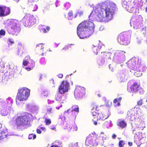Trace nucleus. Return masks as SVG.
Returning <instances> with one entry per match:
<instances>
[{
  "instance_id": "aec40b11",
  "label": "nucleus",
  "mask_w": 147,
  "mask_h": 147,
  "mask_svg": "<svg viewBox=\"0 0 147 147\" xmlns=\"http://www.w3.org/2000/svg\"><path fill=\"white\" fill-rule=\"evenodd\" d=\"M94 118L97 120L100 119L104 120L107 118V116L103 114L100 113L99 114V112L98 113V116H94Z\"/></svg>"
},
{
  "instance_id": "8fccbe9b",
  "label": "nucleus",
  "mask_w": 147,
  "mask_h": 147,
  "mask_svg": "<svg viewBox=\"0 0 147 147\" xmlns=\"http://www.w3.org/2000/svg\"><path fill=\"white\" fill-rule=\"evenodd\" d=\"M36 132L37 133L39 134H40L41 133V131L40 129H37Z\"/></svg>"
},
{
  "instance_id": "603ef678",
  "label": "nucleus",
  "mask_w": 147,
  "mask_h": 147,
  "mask_svg": "<svg viewBox=\"0 0 147 147\" xmlns=\"http://www.w3.org/2000/svg\"><path fill=\"white\" fill-rule=\"evenodd\" d=\"M98 96L99 97H100L102 95L100 93L98 94Z\"/></svg>"
},
{
  "instance_id": "b1692460",
  "label": "nucleus",
  "mask_w": 147,
  "mask_h": 147,
  "mask_svg": "<svg viewBox=\"0 0 147 147\" xmlns=\"http://www.w3.org/2000/svg\"><path fill=\"white\" fill-rule=\"evenodd\" d=\"M101 48V46H94L92 48V51L93 52L95 53L96 55L97 54V53L99 51V50Z\"/></svg>"
},
{
  "instance_id": "cd10ccee",
  "label": "nucleus",
  "mask_w": 147,
  "mask_h": 147,
  "mask_svg": "<svg viewBox=\"0 0 147 147\" xmlns=\"http://www.w3.org/2000/svg\"><path fill=\"white\" fill-rule=\"evenodd\" d=\"M50 27L47 26L46 27V29L44 28H42L41 29V31L45 33L48 32L50 30Z\"/></svg>"
},
{
  "instance_id": "79ce46f5",
  "label": "nucleus",
  "mask_w": 147,
  "mask_h": 147,
  "mask_svg": "<svg viewBox=\"0 0 147 147\" xmlns=\"http://www.w3.org/2000/svg\"><path fill=\"white\" fill-rule=\"evenodd\" d=\"M136 113L135 111H132L131 114H130V116L131 117L134 116H136Z\"/></svg>"
},
{
  "instance_id": "a211bd4d",
  "label": "nucleus",
  "mask_w": 147,
  "mask_h": 147,
  "mask_svg": "<svg viewBox=\"0 0 147 147\" xmlns=\"http://www.w3.org/2000/svg\"><path fill=\"white\" fill-rule=\"evenodd\" d=\"M117 125L120 128L123 129L127 126V123L124 120H120L118 122Z\"/></svg>"
},
{
  "instance_id": "dca6fc26",
  "label": "nucleus",
  "mask_w": 147,
  "mask_h": 147,
  "mask_svg": "<svg viewBox=\"0 0 147 147\" xmlns=\"http://www.w3.org/2000/svg\"><path fill=\"white\" fill-rule=\"evenodd\" d=\"M94 138L90 134L87 137L85 142V144L90 146L94 145Z\"/></svg>"
},
{
  "instance_id": "7c9ffc66",
  "label": "nucleus",
  "mask_w": 147,
  "mask_h": 147,
  "mask_svg": "<svg viewBox=\"0 0 147 147\" xmlns=\"http://www.w3.org/2000/svg\"><path fill=\"white\" fill-rule=\"evenodd\" d=\"M68 147H79L78 142L72 143L70 144Z\"/></svg>"
},
{
  "instance_id": "2f4dec72",
  "label": "nucleus",
  "mask_w": 147,
  "mask_h": 147,
  "mask_svg": "<svg viewBox=\"0 0 147 147\" xmlns=\"http://www.w3.org/2000/svg\"><path fill=\"white\" fill-rule=\"evenodd\" d=\"M125 144L124 141L122 140L119 141V147H123Z\"/></svg>"
},
{
  "instance_id": "4d7b16f0",
  "label": "nucleus",
  "mask_w": 147,
  "mask_h": 147,
  "mask_svg": "<svg viewBox=\"0 0 147 147\" xmlns=\"http://www.w3.org/2000/svg\"><path fill=\"white\" fill-rule=\"evenodd\" d=\"M145 11L147 12V7L146 8Z\"/></svg>"
},
{
  "instance_id": "ddd939ff",
  "label": "nucleus",
  "mask_w": 147,
  "mask_h": 147,
  "mask_svg": "<svg viewBox=\"0 0 147 147\" xmlns=\"http://www.w3.org/2000/svg\"><path fill=\"white\" fill-rule=\"evenodd\" d=\"M101 106H99L96 103H92L90 105V107L93 116H98L99 111L101 110Z\"/></svg>"
},
{
  "instance_id": "4468645a",
  "label": "nucleus",
  "mask_w": 147,
  "mask_h": 147,
  "mask_svg": "<svg viewBox=\"0 0 147 147\" xmlns=\"http://www.w3.org/2000/svg\"><path fill=\"white\" fill-rule=\"evenodd\" d=\"M94 10L95 13L97 14V20L100 21H106L105 16H104L103 12L100 8H96Z\"/></svg>"
},
{
  "instance_id": "ea45409f",
  "label": "nucleus",
  "mask_w": 147,
  "mask_h": 147,
  "mask_svg": "<svg viewBox=\"0 0 147 147\" xmlns=\"http://www.w3.org/2000/svg\"><path fill=\"white\" fill-rule=\"evenodd\" d=\"M29 63V62L26 61V60H24L23 62V65L24 66H26L28 63Z\"/></svg>"
},
{
  "instance_id": "a878e982",
  "label": "nucleus",
  "mask_w": 147,
  "mask_h": 147,
  "mask_svg": "<svg viewBox=\"0 0 147 147\" xmlns=\"http://www.w3.org/2000/svg\"><path fill=\"white\" fill-rule=\"evenodd\" d=\"M131 5L129 6L128 8H126L125 9L129 12L132 13L134 11L135 8L134 7H131Z\"/></svg>"
},
{
  "instance_id": "2eb2a0df",
  "label": "nucleus",
  "mask_w": 147,
  "mask_h": 147,
  "mask_svg": "<svg viewBox=\"0 0 147 147\" xmlns=\"http://www.w3.org/2000/svg\"><path fill=\"white\" fill-rule=\"evenodd\" d=\"M140 86L139 84L134 82L130 87H127V91L129 92H136L140 90Z\"/></svg>"
},
{
  "instance_id": "473e14b6",
  "label": "nucleus",
  "mask_w": 147,
  "mask_h": 147,
  "mask_svg": "<svg viewBox=\"0 0 147 147\" xmlns=\"http://www.w3.org/2000/svg\"><path fill=\"white\" fill-rule=\"evenodd\" d=\"M60 102H58V101L56 102L55 103L56 104V108L59 109V108L62 106V105H61Z\"/></svg>"
},
{
  "instance_id": "72a5a7b5",
  "label": "nucleus",
  "mask_w": 147,
  "mask_h": 147,
  "mask_svg": "<svg viewBox=\"0 0 147 147\" xmlns=\"http://www.w3.org/2000/svg\"><path fill=\"white\" fill-rule=\"evenodd\" d=\"M45 122L46 125H47L50 124L51 123V121L50 119L47 118L45 119Z\"/></svg>"
},
{
  "instance_id": "de8ad7c7",
  "label": "nucleus",
  "mask_w": 147,
  "mask_h": 147,
  "mask_svg": "<svg viewBox=\"0 0 147 147\" xmlns=\"http://www.w3.org/2000/svg\"><path fill=\"white\" fill-rule=\"evenodd\" d=\"M116 136L114 134H113L112 136V138L113 139H115L116 138Z\"/></svg>"
},
{
  "instance_id": "f3484780",
  "label": "nucleus",
  "mask_w": 147,
  "mask_h": 147,
  "mask_svg": "<svg viewBox=\"0 0 147 147\" xmlns=\"http://www.w3.org/2000/svg\"><path fill=\"white\" fill-rule=\"evenodd\" d=\"M79 110L78 107L77 106L76 107L73 108L71 110H70V109L67 110V112L69 113L68 114H69V115L75 116L76 113H78L79 112Z\"/></svg>"
},
{
  "instance_id": "3c124183",
  "label": "nucleus",
  "mask_w": 147,
  "mask_h": 147,
  "mask_svg": "<svg viewBox=\"0 0 147 147\" xmlns=\"http://www.w3.org/2000/svg\"><path fill=\"white\" fill-rule=\"evenodd\" d=\"M128 144L130 146H131L133 145V143L131 142H128Z\"/></svg>"
},
{
  "instance_id": "7ed1b4c3",
  "label": "nucleus",
  "mask_w": 147,
  "mask_h": 147,
  "mask_svg": "<svg viewBox=\"0 0 147 147\" xmlns=\"http://www.w3.org/2000/svg\"><path fill=\"white\" fill-rule=\"evenodd\" d=\"M128 67L131 69L136 71L134 74L137 76H140L142 68L144 67L141 63V61L138 59L134 58L130 60L127 62Z\"/></svg>"
},
{
  "instance_id": "9b49d317",
  "label": "nucleus",
  "mask_w": 147,
  "mask_h": 147,
  "mask_svg": "<svg viewBox=\"0 0 147 147\" xmlns=\"http://www.w3.org/2000/svg\"><path fill=\"white\" fill-rule=\"evenodd\" d=\"M11 13L10 7L0 5V17H4L9 15Z\"/></svg>"
},
{
  "instance_id": "37998d69",
  "label": "nucleus",
  "mask_w": 147,
  "mask_h": 147,
  "mask_svg": "<svg viewBox=\"0 0 147 147\" xmlns=\"http://www.w3.org/2000/svg\"><path fill=\"white\" fill-rule=\"evenodd\" d=\"M8 41L11 44H13L14 43V42L13 40H12L11 39L9 38L8 40Z\"/></svg>"
},
{
  "instance_id": "c9c22d12",
  "label": "nucleus",
  "mask_w": 147,
  "mask_h": 147,
  "mask_svg": "<svg viewBox=\"0 0 147 147\" xmlns=\"http://www.w3.org/2000/svg\"><path fill=\"white\" fill-rule=\"evenodd\" d=\"M143 103V99H140L137 101V105L139 106H140L142 105Z\"/></svg>"
},
{
  "instance_id": "f704fd0d",
  "label": "nucleus",
  "mask_w": 147,
  "mask_h": 147,
  "mask_svg": "<svg viewBox=\"0 0 147 147\" xmlns=\"http://www.w3.org/2000/svg\"><path fill=\"white\" fill-rule=\"evenodd\" d=\"M48 108L47 109V112L48 114L52 113L53 112V110L51 107H50L49 106L48 107Z\"/></svg>"
},
{
  "instance_id": "4be33fe9",
  "label": "nucleus",
  "mask_w": 147,
  "mask_h": 147,
  "mask_svg": "<svg viewBox=\"0 0 147 147\" xmlns=\"http://www.w3.org/2000/svg\"><path fill=\"white\" fill-rule=\"evenodd\" d=\"M124 55L122 51H117L115 53L114 57L115 58L117 59L123 57Z\"/></svg>"
},
{
  "instance_id": "c756f323",
  "label": "nucleus",
  "mask_w": 147,
  "mask_h": 147,
  "mask_svg": "<svg viewBox=\"0 0 147 147\" xmlns=\"http://www.w3.org/2000/svg\"><path fill=\"white\" fill-rule=\"evenodd\" d=\"M77 129V126L75 124H74L72 125L70 128V130L72 131H76Z\"/></svg>"
},
{
  "instance_id": "864d4df0",
  "label": "nucleus",
  "mask_w": 147,
  "mask_h": 147,
  "mask_svg": "<svg viewBox=\"0 0 147 147\" xmlns=\"http://www.w3.org/2000/svg\"><path fill=\"white\" fill-rule=\"evenodd\" d=\"M94 123L95 125H97V122L95 121L94 122Z\"/></svg>"
},
{
  "instance_id": "13d9d810",
  "label": "nucleus",
  "mask_w": 147,
  "mask_h": 147,
  "mask_svg": "<svg viewBox=\"0 0 147 147\" xmlns=\"http://www.w3.org/2000/svg\"><path fill=\"white\" fill-rule=\"evenodd\" d=\"M137 147H140V145H138L137 146Z\"/></svg>"
},
{
  "instance_id": "a19ab883",
  "label": "nucleus",
  "mask_w": 147,
  "mask_h": 147,
  "mask_svg": "<svg viewBox=\"0 0 147 147\" xmlns=\"http://www.w3.org/2000/svg\"><path fill=\"white\" fill-rule=\"evenodd\" d=\"M42 95L45 96H47L48 95V93L47 91H44L42 93Z\"/></svg>"
},
{
  "instance_id": "6ab92c4d",
  "label": "nucleus",
  "mask_w": 147,
  "mask_h": 147,
  "mask_svg": "<svg viewBox=\"0 0 147 147\" xmlns=\"http://www.w3.org/2000/svg\"><path fill=\"white\" fill-rule=\"evenodd\" d=\"M131 0H122V4L123 7L125 8H128L129 6L131 5Z\"/></svg>"
},
{
  "instance_id": "5fc2aeb1",
  "label": "nucleus",
  "mask_w": 147,
  "mask_h": 147,
  "mask_svg": "<svg viewBox=\"0 0 147 147\" xmlns=\"http://www.w3.org/2000/svg\"><path fill=\"white\" fill-rule=\"evenodd\" d=\"M41 128L43 130H45V127H41Z\"/></svg>"
},
{
  "instance_id": "49530a36",
  "label": "nucleus",
  "mask_w": 147,
  "mask_h": 147,
  "mask_svg": "<svg viewBox=\"0 0 147 147\" xmlns=\"http://www.w3.org/2000/svg\"><path fill=\"white\" fill-rule=\"evenodd\" d=\"M58 77L59 78H62L63 77V74H59L57 75Z\"/></svg>"
},
{
  "instance_id": "393cba45",
  "label": "nucleus",
  "mask_w": 147,
  "mask_h": 147,
  "mask_svg": "<svg viewBox=\"0 0 147 147\" xmlns=\"http://www.w3.org/2000/svg\"><path fill=\"white\" fill-rule=\"evenodd\" d=\"M122 99V98L120 97L118 99L115 98L113 100V103L116 104V105L117 106H119L120 105L121 100Z\"/></svg>"
},
{
  "instance_id": "39448f33",
  "label": "nucleus",
  "mask_w": 147,
  "mask_h": 147,
  "mask_svg": "<svg viewBox=\"0 0 147 147\" xmlns=\"http://www.w3.org/2000/svg\"><path fill=\"white\" fill-rule=\"evenodd\" d=\"M116 8V5L113 2H109L107 3L105 10L106 21H109L112 18V15L114 13Z\"/></svg>"
},
{
  "instance_id": "0eeeda50",
  "label": "nucleus",
  "mask_w": 147,
  "mask_h": 147,
  "mask_svg": "<svg viewBox=\"0 0 147 147\" xmlns=\"http://www.w3.org/2000/svg\"><path fill=\"white\" fill-rule=\"evenodd\" d=\"M131 36V34L129 32H123L118 35V41L121 44L127 45L129 42Z\"/></svg>"
},
{
  "instance_id": "20e7f679",
  "label": "nucleus",
  "mask_w": 147,
  "mask_h": 147,
  "mask_svg": "<svg viewBox=\"0 0 147 147\" xmlns=\"http://www.w3.org/2000/svg\"><path fill=\"white\" fill-rule=\"evenodd\" d=\"M9 26L10 28L7 29L8 32L10 34L17 35L20 32L21 24L18 20L11 19L9 21Z\"/></svg>"
},
{
  "instance_id": "052dcab7",
  "label": "nucleus",
  "mask_w": 147,
  "mask_h": 147,
  "mask_svg": "<svg viewBox=\"0 0 147 147\" xmlns=\"http://www.w3.org/2000/svg\"><path fill=\"white\" fill-rule=\"evenodd\" d=\"M42 77V76H41L40 77V79H41V78H42V77Z\"/></svg>"
},
{
  "instance_id": "09e8293b",
  "label": "nucleus",
  "mask_w": 147,
  "mask_h": 147,
  "mask_svg": "<svg viewBox=\"0 0 147 147\" xmlns=\"http://www.w3.org/2000/svg\"><path fill=\"white\" fill-rule=\"evenodd\" d=\"M78 13L80 16H82L83 14V12L82 11H81L79 12H78Z\"/></svg>"
},
{
  "instance_id": "c03bdc74",
  "label": "nucleus",
  "mask_w": 147,
  "mask_h": 147,
  "mask_svg": "<svg viewBox=\"0 0 147 147\" xmlns=\"http://www.w3.org/2000/svg\"><path fill=\"white\" fill-rule=\"evenodd\" d=\"M34 64V67L35 66V63L34 62V61H32L31 63H29V66H32V64L33 63Z\"/></svg>"
},
{
  "instance_id": "bf43d9fd",
  "label": "nucleus",
  "mask_w": 147,
  "mask_h": 147,
  "mask_svg": "<svg viewBox=\"0 0 147 147\" xmlns=\"http://www.w3.org/2000/svg\"><path fill=\"white\" fill-rule=\"evenodd\" d=\"M77 16V14H76V16H75V18H76V17Z\"/></svg>"
},
{
  "instance_id": "680f3d73",
  "label": "nucleus",
  "mask_w": 147,
  "mask_h": 147,
  "mask_svg": "<svg viewBox=\"0 0 147 147\" xmlns=\"http://www.w3.org/2000/svg\"><path fill=\"white\" fill-rule=\"evenodd\" d=\"M42 55H43V53L42 54Z\"/></svg>"
},
{
  "instance_id": "f8f14e48",
  "label": "nucleus",
  "mask_w": 147,
  "mask_h": 147,
  "mask_svg": "<svg viewBox=\"0 0 147 147\" xmlns=\"http://www.w3.org/2000/svg\"><path fill=\"white\" fill-rule=\"evenodd\" d=\"M85 93V88L81 86L77 87L74 91V96L76 98L82 97Z\"/></svg>"
},
{
  "instance_id": "6e6d98bb",
  "label": "nucleus",
  "mask_w": 147,
  "mask_h": 147,
  "mask_svg": "<svg viewBox=\"0 0 147 147\" xmlns=\"http://www.w3.org/2000/svg\"><path fill=\"white\" fill-rule=\"evenodd\" d=\"M56 129V128L55 127H54L53 128H51V129H53V130H55V129Z\"/></svg>"
},
{
  "instance_id": "58836bf2",
  "label": "nucleus",
  "mask_w": 147,
  "mask_h": 147,
  "mask_svg": "<svg viewBox=\"0 0 147 147\" xmlns=\"http://www.w3.org/2000/svg\"><path fill=\"white\" fill-rule=\"evenodd\" d=\"M32 64H33L32 65H32V66H30V67L29 66V67H26V69L28 71H30V70L34 68V63H33Z\"/></svg>"
},
{
  "instance_id": "6e6552de",
  "label": "nucleus",
  "mask_w": 147,
  "mask_h": 147,
  "mask_svg": "<svg viewBox=\"0 0 147 147\" xmlns=\"http://www.w3.org/2000/svg\"><path fill=\"white\" fill-rule=\"evenodd\" d=\"M25 27H28L34 26L36 23V20L33 16L28 14L25 15L22 20Z\"/></svg>"
},
{
  "instance_id": "f03ea898",
  "label": "nucleus",
  "mask_w": 147,
  "mask_h": 147,
  "mask_svg": "<svg viewBox=\"0 0 147 147\" xmlns=\"http://www.w3.org/2000/svg\"><path fill=\"white\" fill-rule=\"evenodd\" d=\"M30 121L29 114L25 113L16 118L15 124L17 129H21L23 127L28 125L30 123Z\"/></svg>"
},
{
  "instance_id": "1a4fd4ad",
  "label": "nucleus",
  "mask_w": 147,
  "mask_h": 147,
  "mask_svg": "<svg viewBox=\"0 0 147 147\" xmlns=\"http://www.w3.org/2000/svg\"><path fill=\"white\" fill-rule=\"evenodd\" d=\"M1 105L3 108L1 111V113L3 116H6L11 111V107L10 104L7 101L2 102Z\"/></svg>"
},
{
  "instance_id": "9d476101",
  "label": "nucleus",
  "mask_w": 147,
  "mask_h": 147,
  "mask_svg": "<svg viewBox=\"0 0 147 147\" xmlns=\"http://www.w3.org/2000/svg\"><path fill=\"white\" fill-rule=\"evenodd\" d=\"M69 84L67 80L63 81L58 88L59 92L61 94L68 91Z\"/></svg>"
},
{
  "instance_id": "e433bc0d",
  "label": "nucleus",
  "mask_w": 147,
  "mask_h": 147,
  "mask_svg": "<svg viewBox=\"0 0 147 147\" xmlns=\"http://www.w3.org/2000/svg\"><path fill=\"white\" fill-rule=\"evenodd\" d=\"M5 31L3 29H1L0 30V37L1 38V36H4L5 35Z\"/></svg>"
},
{
  "instance_id": "423d86ee",
  "label": "nucleus",
  "mask_w": 147,
  "mask_h": 147,
  "mask_svg": "<svg viewBox=\"0 0 147 147\" xmlns=\"http://www.w3.org/2000/svg\"><path fill=\"white\" fill-rule=\"evenodd\" d=\"M30 90L26 88H22L18 90L16 98V101H21L27 100L30 95Z\"/></svg>"
},
{
  "instance_id": "f257e3e1",
  "label": "nucleus",
  "mask_w": 147,
  "mask_h": 147,
  "mask_svg": "<svg viewBox=\"0 0 147 147\" xmlns=\"http://www.w3.org/2000/svg\"><path fill=\"white\" fill-rule=\"evenodd\" d=\"M94 28L93 22L87 20L83 21L77 27V34L80 38H86L92 34Z\"/></svg>"
},
{
  "instance_id": "bb28decb",
  "label": "nucleus",
  "mask_w": 147,
  "mask_h": 147,
  "mask_svg": "<svg viewBox=\"0 0 147 147\" xmlns=\"http://www.w3.org/2000/svg\"><path fill=\"white\" fill-rule=\"evenodd\" d=\"M44 48V44L42 43L36 45V49H42Z\"/></svg>"
},
{
  "instance_id": "4c0bfd02",
  "label": "nucleus",
  "mask_w": 147,
  "mask_h": 147,
  "mask_svg": "<svg viewBox=\"0 0 147 147\" xmlns=\"http://www.w3.org/2000/svg\"><path fill=\"white\" fill-rule=\"evenodd\" d=\"M68 16L70 18H71V17H72L73 14V12L72 10L69 11L68 12Z\"/></svg>"
},
{
  "instance_id": "5701e85b",
  "label": "nucleus",
  "mask_w": 147,
  "mask_h": 147,
  "mask_svg": "<svg viewBox=\"0 0 147 147\" xmlns=\"http://www.w3.org/2000/svg\"><path fill=\"white\" fill-rule=\"evenodd\" d=\"M62 94H58L56 95L55 100L59 102L61 101V102H63V101H64L66 98L65 97V99L63 98Z\"/></svg>"
},
{
  "instance_id": "c85d7f7f",
  "label": "nucleus",
  "mask_w": 147,
  "mask_h": 147,
  "mask_svg": "<svg viewBox=\"0 0 147 147\" xmlns=\"http://www.w3.org/2000/svg\"><path fill=\"white\" fill-rule=\"evenodd\" d=\"M36 138V135L35 134H30L28 135V139H34Z\"/></svg>"
},
{
  "instance_id": "412c9836",
  "label": "nucleus",
  "mask_w": 147,
  "mask_h": 147,
  "mask_svg": "<svg viewBox=\"0 0 147 147\" xmlns=\"http://www.w3.org/2000/svg\"><path fill=\"white\" fill-rule=\"evenodd\" d=\"M111 54V53L109 52L107 53L105 52L103 53L101 52V54L100 55V58L102 59H104L105 58L106 59H111V57L110 56V55Z\"/></svg>"
},
{
  "instance_id": "a18cd8bd",
  "label": "nucleus",
  "mask_w": 147,
  "mask_h": 147,
  "mask_svg": "<svg viewBox=\"0 0 147 147\" xmlns=\"http://www.w3.org/2000/svg\"><path fill=\"white\" fill-rule=\"evenodd\" d=\"M68 47H69L67 46H65V47L62 49V50L66 51L69 49Z\"/></svg>"
}]
</instances>
